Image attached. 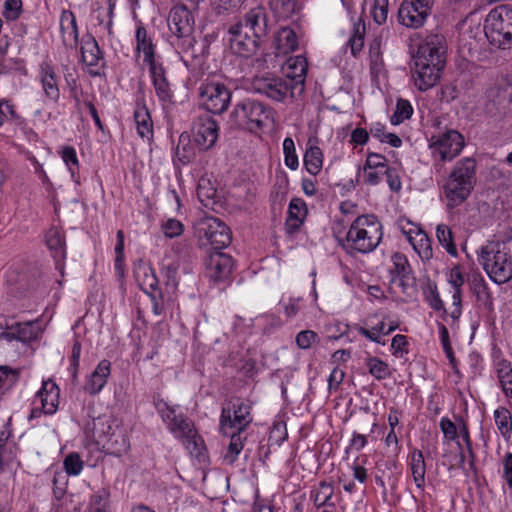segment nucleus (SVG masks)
I'll return each instance as SVG.
<instances>
[{
  "instance_id": "obj_1",
  "label": "nucleus",
  "mask_w": 512,
  "mask_h": 512,
  "mask_svg": "<svg viewBox=\"0 0 512 512\" xmlns=\"http://www.w3.org/2000/svg\"><path fill=\"white\" fill-rule=\"evenodd\" d=\"M443 42V36L431 35L418 47L412 72L415 86L420 91L434 87L441 77L445 66Z\"/></svg>"
},
{
  "instance_id": "obj_2",
  "label": "nucleus",
  "mask_w": 512,
  "mask_h": 512,
  "mask_svg": "<svg viewBox=\"0 0 512 512\" xmlns=\"http://www.w3.org/2000/svg\"><path fill=\"white\" fill-rule=\"evenodd\" d=\"M168 27L174 36L172 44L179 53H182V60L186 66L198 59L203 49H196L194 37L195 18L193 11L185 4L175 5L169 13Z\"/></svg>"
},
{
  "instance_id": "obj_3",
  "label": "nucleus",
  "mask_w": 512,
  "mask_h": 512,
  "mask_svg": "<svg viewBox=\"0 0 512 512\" xmlns=\"http://www.w3.org/2000/svg\"><path fill=\"white\" fill-rule=\"evenodd\" d=\"M476 160L466 157L456 162L443 187L449 208L462 204L476 185Z\"/></svg>"
},
{
  "instance_id": "obj_4",
  "label": "nucleus",
  "mask_w": 512,
  "mask_h": 512,
  "mask_svg": "<svg viewBox=\"0 0 512 512\" xmlns=\"http://www.w3.org/2000/svg\"><path fill=\"white\" fill-rule=\"evenodd\" d=\"M478 261L488 277L501 285L512 280V255L499 241H490L481 247Z\"/></svg>"
},
{
  "instance_id": "obj_5",
  "label": "nucleus",
  "mask_w": 512,
  "mask_h": 512,
  "mask_svg": "<svg viewBox=\"0 0 512 512\" xmlns=\"http://www.w3.org/2000/svg\"><path fill=\"white\" fill-rule=\"evenodd\" d=\"M484 33L489 43L499 49L512 47V7L492 9L484 20Z\"/></svg>"
},
{
  "instance_id": "obj_6",
  "label": "nucleus",
  "mask_w": 512,
  "mask_h": 512,
  "mask_svg": "<svg viewBox=\"0 0 512 512\" xmlns=\"http://www.w3.org/2000/svg\"><path fill=\"white\" fill-rule=\"evenodd\" d=\"M230 117L237 127L255 131L272 118V111L259 101L244 99L235 105Z\"/></svg>"
},
{
  "instance_id": "obj_7",
  "label": "nucleus",
  "mask_w": 512,
  "mask_h": 512,
  "mask_svg": "<svg viewBox=\"0 0 512 512\" xmlns=\"http://www.w3.org/2000/svg\"><path fill=\"white\" fill-rule=\"evenodd\" d=\"M252 422V403L249 400L237 398L222 407L219 423L223 435H229L230 431L242 434Z\"/></svg>"
},
{
  "instance_id": "obj_8",
  "label": "nucleus",
  "mask_w": 512,
  "mask_h": 512,
  "mask_svg": "<svg viewBox=\"0 0 512 512\" xmlns=\"http://www.w3.org/2000/svg\"><path fill=\"white\" fill-rule=\"evenodd\" d=\"M198 95L201 106L206 111L222 114L230 105L232 92L224 82L207 78L200 83Z\"/></svg>"
},
{
  "instance_id": "obj_9",
  "label": "nucleus",
  "mask_w": 512,
  "mask_h": 512,
  "mask_svg": "<svg viewBox=\"0 0 512 512\" xmlns=\"http://www.w3.org/2000/svg\"><path fill=\"white\" fill-rule=\"evenodd\" d=\"M153 405L167 429L176 438H191L195 434L193 421L183 413H176L178 406H170L160 394L153 396Z\"/></svg>"
},
{
  "instance_id": "obj_10",
  "label": "nucleus",
  "mask_w": 512,
  "mask_h": 512,
  "mask_svg": "<svg viewBox=\"0 0 512 512\" xmlns=\"http://www.w3.org/2000/svg\"><path fill=\"white\" fill-rule=\"evenodd\" d=\"M252 85L256 92L278 102L285 100L288 96L294 98L295 90L301 93L304 89L303 80L273 76L255 77Z\"/></svg>"
},
{
  "instance_id": "obj_11",
  "label": "nucleus",
  "mask_w": 512,
  "mask_h": 512,
  "mask_svg": "<svg viewBox=\"0 0 512 512\" xmlns=\"http://www.w3.org/2000/svg\"><path fill=\"white\" fill-rule=\"evenodd\" d=\"M464 137L457 130L448 129L445 132H439L430 138L429 147L434 157L441 161H451L460 154L464 147Z\"/></svg>"
},
{
  "instance_id": "obj_12",
  "label": "nucleus",
  "mask_w": 512,
  "mask_h": 512,
  "mask_svg": "<svg viewBox=\"0 0 512 512\" xmlns=\"http://www.w3.org/2000/svg\"><path fill=\"white\" fill-rule=\"evenodd\" d=\"M433 6L434 0H403L398 9V21L407 28L418 29L427 21Z\"/></svg>"
},
{
  "instance_id": "obj_13",
  "label": "nucleus",
  "mask_w": 512,
  "mask_h": 512,
  "mask_svg": "<svg viewBox=\"0 0 512 512\" xmlns=\"http://www.w3.org/2000/svg\"><path fill=\"white\" fill-rule=\"evenodd\" d=\"M229 44L233 53L241 57H249L261 47L264 39H257L255 33L244 28L242 21L232 24L229 29Z\"/></svg>"
},
{
  "instance_id": "obj_14",
  "label": "nucleus",
  "mask_w": 512,
  "mask_h": 512,
  "mask_svg": "<svg viewBox=\"0 0 512 512\" xmlns=\"http://www.w3.org/2000/svg\"><path fill=\"white\" fill-rule=\"evenodd\" d=\"M334 235L339 245L349 253H367L377 246V243L368 236L367 231L359 226H349L347 231L334 230Z\"/></svg>"
},
{
  "instance_id": "obj_15",
  "label": "nucleus",
  "mask_w": 512,
  "mask_h": 512,
  "mask_svg": "<svg viewBox=\"0 0 512 512\" xmlns=\"http://www.w3.org/2000/svg\"><path fill=\"white\" fill-rule=\"evenodd\" d=\"M193 142L200 151L212 148L219 136V126L209 114L198 116L192 126Z\"/></svg>"
},
{
  "instance_id": "obj_16",
  "label": "nucleus",
  "mask_w": 512,
  "mask_h": 512,
  "mask_svg": "<svg viewBox=\"0 0 512 512\" xmlns=\"http://www.w3.org/2000/svg\"><path fill=\"white\" fill-rule=\"evenodd\" d=\"M233 259L224 252L211 251L205 259V274L211 281L218 283L226 280L232 272Z\"/></svg>"
},
{
  "instance_id": "obj_17",
  "label": "nucleus",
  "mask_w": 512,
  "mask_h": 512,
  "mask_svg": "<svg viewBox=\"0 0 512 512\" xmlns=\"http://www.w3.org/2000/svg\"><path fill=\"white\" fill-rule=\"evenodd\" d=\"M392 266L389 268L391 282H399L402 293L409 294V289L413 288L415 277L413 269L405 254L395 252L391 256Z\"/></svg>"
},
{
  "instance_id": "obj_18",
  "label": "nucleus",
  "mask_w": 512,
  "mask_h": 512,
  "mask_svg": "<svg viewBox=\"0 0 512 512\" xmlns=\"http://www.w3.org/2000/svg\"><path fill=\"white\" fill-rule=\"evenodd\" d=\"M38 80L45 97L53 103H56L60 97V77L56 71L54 62L48 57L39 64Z\"/></svg>"
},
{
  "instance_id": "obj_19",
  "label": "nucleus",
  "mask_w": 512,
  "mask_h": 512,
  "mask_svg": "<svg viewBox=\"0 0 512 512\" xmlns=\"http://www.w3.org/2000/svg\"><path fill=\"white\" fill-rule=\"evenodd\" d=\"M45 244L55 261V268L63 273L66 259V239L61 226H51L47 230Z\"/></svg>"
},
{
  "instance_id": "obj_20",
  "label": "nucleus",
  "mask_w": 512,
  "mask_h": 512,
  "mask_svg": "<svg viewBox=\"0 0 512 512\" xmlns=\"http://www.w3.org/2000/svg\"><path fill=\"white\" fill-rule=\"evenodd\" d=\"M401 231L422 260L427 261L433 257L432 241L428 233L422 229V226H413L409 230H405L401 226Z\"/></svg>"
},
{
  "instance_id": "obj_21",
  "label": "nucleus",
  "mask_w": 512,
  "mask_h": 512,
  "mask_svg": "<svg viewBox=\"0 0 512 512\" xmlns=\"http://www.w3.org/2000/svg\"><path fill=\"white\" fill-rule=\"evenodd\" d=\"M17 454L18 447L11 439L10 431L5 427L0 431V473L11 472L20 465Z\"/></svg>"
},
{
  "instance_id": "obj_22",
  "label": "nucleus",
  "mask_w": 512,
  "mask_h": 512,
  "mask_svg": "<svg viewBox=\"0 0 512 512\" xmlns=\"http://www.w3.org/2000/svg\"><path fill=\"white\" fill-rule=\"evenodd\" d=\"M39 400L40 408H34V418L43 414H53L59 403V388L53 381L43 382L42 389L34 395V403Z\"/></svg>"
},
{
  "instance_id": "obj_23",
  "label": "nucleus",
  "mask_w": 512,
  "mask_h": 512,
  "mask_svg": "<svg viewBox=\"0 0 512 512\" xmlns=\"http://www.w3.org/2000/svg\"><path fill=\"white\" fill-rule=\"evenodd\" d=\"M244 28L255 33L257 39H266L268 35V15L262 6L251 8L241 20Z\"/></svg>"
},
{
  "instance_id": "obj_24",
  "label": "nucleus",
  "mask_w": 512,
  "mask_h": 512,
  "mask_svg": "<svg viewBox=\"0 0 512 512\" xmlns=\"http://www.w3.org/2000/svg\"><path fill=\"white\" fill-rule=\"evenodd\" d=\"M149 73L158 99L161 102H171L173 99V91L163 64L159 62L149 66Z\"/></svg>"
},
{
  "instance_id": "obj_25",
  "label": "nucleus",
  "mask_w": 512,
  "mask_h": 512,
  "mask_svg": "<svg viewBox=\"0 0 512 512\" xmlns=\"http://www.w3.org/2000/svg\"><path fill=\"white\" fill-rule=\"evenodd\" d=\"M62 42L67 48H76L79 42V32L76 17L73 12L64 10L60 18Z\"/></svg>"
},
{
  "instance_id": "obj_26",
  "label": "nucleus",
  "mask_w": 512,
  "mask_h": 512,
  "mask_svg": "<svg viewBox=\"0 0 512 512\" xmlns=\"http://www.w3.org/2000/svg\"><path fill=\"white\" fill-rule=\"evenodd\" d=\"M111 373V362L103 359L98 363L95 370L90 374L84 389L90 395L98 394L106 385Z\"/></svg>"
},
{
  "instance_id": "obj_27",
  "label": "nucleus",
  "mask_w": 512,
  "mask_h": 512,
  "mask_svg": "<svg viewBox=\"0 0 512 512\" xmlns=\"http://www.w3.org/2000/svg\"><path fill=\"white\" fill-rule=\"evenodd\" d=\"M17 341L29 345L32 341V321L15 322L0 332V340Z\"/></svg>"
},
{
  "instance_id": "obj_28",
  "label": "nucleus",
  "mask_w": 512,
  "mask_h": 512,
  "mask_svg": "<svg viewBox=\"0 0 512 512\" xmlns=\"http://www.w3.org/2000/svg\"><path fill=\"white\" fill-rule=\"evenodd\" d=\"M136 52L143 53V62L149 66L156 63V48L152 38L148 35L146 28L143 25H139L136 29Z\"/></svg>"
},
{
  "instance_id": "obj_29",
  "label": "nucleus",
  "mask_w": 512,
  "mask_h": 512,
  "mask_svg": "<svg viewBox=\"0 0 512 512\" xmlns=\"http://www.w3.org/2000/svg\"><path fill=\"white\" fill-rule=\"evenodd\" d=\"M80 51L82 61L87 66L96 67L99 66L100 62L104 65L103 52L101 51L98 42L91 34H87L82 38Z\"/></svg>"
},
{
  "instance_id": "obj_30",
  "label": "nucleus",
  "mask_w": 512,
  "mask_h": 512,
  "mask_svg": "<svg viewBox=\"0 0 512 512\" xmlns=\"http://www.w3.org/2000/svg\"><path fill=\"white\" fill-rule=\"evenodd\" d=\"M334 496V486L331 482L320 481L318 485L311 488L309 498L317 509L321 507H335L332 502Z\"/></svg>"
},
{
  "instance_id": "obj_31",
  "label": "nucleus",
  "mask_w": 512,
  "mask_h": 512,
  "mask_svg": "<svg viewBox=\"0 0 512 512\" xmlns=\"http://www.w3.org/2000/svg\"><path fill=\"white\" fill-rule=\"evenodd\" d=\"M101 445L106 453L117 457L125 454L130 448L129 438L122 430H113Z\"/></svg>"
},
{
  "instance_id": "obj_32",
  "label": "nucleus",
  "mask_w": 512,
  "mask_h": 512,
  "mask_svg": "<svg viewBox=\"0 0 512 512\" xmlns=\"http://www.w3.org/2000/svg\"><path fill=\"white\" fill-rule=\"evenodd\" d=\"M205 237L211 245L212 251H220L228 247L232 242L230 226H208Z\"/></svg>"
},
{
  "instance_id": "obj_33",
  "label": "nucleus",
  "mask_w": 512,
  "mask_h": 512,
  "mask_svg": "<svg viewBox=\"0 0 512 512\" xmlns=\"http://www.w3.org/2000/svg\"><path fill=\"white\" fill-rule=\"evenodd\" d=\"M409 466L413 481L420 491L425 488L426 462L423 452L419 449H413L409 454Z\"/></svg>"
},
{
  "instance_id": "obj_34",
  "label": "nucleus",
  "mask_w": 512,
  "mask_h": 512,
  "mask_svg": "<svg viewBox=\"0 0 512 512\" xmlns=\"http://www.w3.org/2000/svg\"><path fill=\"white\" fill-rule=\"evenodd\" d=\"M340 210L344 215L343 218L337 221V224H376L378 219L373 214L360 215L357 212V206L349 201L342 202Z\"/></svg>"
},
{
  "instance_id": "obj_35",
  "label": "nucleus",
  "mask_w": 512,
  "mask_h": 512,
  "mask_svg": "<svg viewBox=\"0 0 512 512\" xmlns=\"http://www.w3.org/2000/svg\"><path fill=\"white\" fill-rule=\"evenodd\" d=\"M382 36L374 37L369 43L368 60L369 68L372 76L377 77L385 68L382 53Z\"/></svg>"
},
{
  "instance_id": "obj_36",
  "label": "nucleus",
  "mask_w": 512,
  "mask_h": 512,
  "mask_svg": "<svg viewBox=\"0 0 512 512\" xmlns=\"http://www.w3.org/2000/svg\"><path fill=\"white\" fill-rule=\"evenodd\" d=\"M134 120L137 133L141 138L150 140L153 138V122L150 112L144 104H137L134 110Z\"/></svg>"
},
{
  "instance_id": "obj_37",
  "label": "nucleus",
  "mask_w": 512,
  "mask_h": 512,
  "mask_svg": "<svg viewBox=\"0 0 512 512\" xmlns=\"http://www.w3.org/2000/svg\"><path fill=\"white\" fill-rule=\"evenodd\" d=\"M230 442L221 454L224 465L233 466L244 448L245 437L239 432H229Z\"/></svg>"
},
{
  "instance_id": "obj_38",
  "label": "nucleus",
  "mask_w": 512,
  "mask_h": 512,
  "mask_svg": "<svg viewBox=\"0 0 512 512\" xmlns=\"http://www.w3.org/2000/svg\"><path fill=\"white\" fill-rule=\"evenodd\" d=\"M298 37L290 27L282 28L276 37V55H287L298 48Z\"/></svg>"
},
{
  "instance_id": "obj_39",
  "label": "nucleus",
  "mask_w": 512,
  "mask_h": 512,
  "mask_svg": "<svg viewBox=\"0 0 512 512\" xmlns=\"http://www.w3.org/2000/svg\"><path fill=\"white\" fill-rule=\"evenodd\" d=\"M500 387L512 405V365L507 360H499L495 364Z\"/></svg>"
},
{
  "instance_id": "obj_40",
  "label": "nucleus",
  "mask_w": 512,
  "mask_h": 512,
  "mask_svg": "<svg viewBox=\"0 0 512 512\" xmlns=\"http://www.w3.org/2000/svg\"><path fill=\"white\" fill-rule=\"evenodd\" d=\"M471 290L476 299L488 310H493V297L487 282L480 274L473 276Z\"/></svg>"
},
{
  "instance_id": "obj_41",
  "label": "nucleus",
  "mask_w": 512,
  "mask_h": 512,
  "mask_svg": "<svg viewBox=\"0 0 512 512\" xmlns=\"http://www.w3.org/2000/svg\"><path fill=\"white\" fill-rule=\"evenodd\" d=\"M82 352V343L78 334L74 335L71 346V354L69 356V366L67 368L70 380L73 385L79 382L80 357Z\"/></svg>"
},
{
  "instance_id": "obj_42",
  "label": "nucleus",
  "mask_w": 512,
  "mask_h": 512,
  "mask_svg": "<svg viewBox=\"0 0 512 512\" xmlns=\"http://www.w3.org/2000/svg\"><path fill=\"white\" fill-rule=\"evenodd\" d=\"M86 429L98 444H101L113 431L106 416L93 418L91 422L86 424Z\"/></svg>"
},
{
  "instance_id": "obj_43",
  "label": "nucleus",
  "mask_w": 512,
  "mask_h": 512,
  "mask_svg": "<svg viewBox=\"0 0 512 512\" xmlns=\"http://www.w3.org/2000/svg\"><path fill=\"white\" fill-rule=\"evenodd\" d=\"M136 278L140 288L146 293H154L158 291V279L152 267H139L136 271Z\"/></svg>"
},
{
  "instance_id": "obj_44",
  "label": "nucleus",
  "mask_w": 512,
  "mask_h": 512,
  "mask_svg": "<svg viewBox=\"0 0 512 512\" xmlns=\"http://www.w3.org/2000/svg\"><path fill=\"white\" fill-rule=\"evenodd\" d=\"M490 96L494 98V102L498 107L506 109L512 104V84L507 80L499 82L497 86L491 90Z\"/></svg>"
},
{
  "instance_id": "obj_45",
  "label": "nucleus",
  "mask_w": 512,
  "mask_h": 512,
  "mask_svg": "<svg viewBox=\"0 0 512 512\" xmlns=\"http://www.w3.org/2000/svg\"><path fill=\"white\" fill-rule=\"evenodd\" d=\"M110 490L102 487L95 491L88 503L87 512H109Z\"/></svg>"
},
{
  "instance_id": "obj_46",
  "label": "nucleus",
  "mask_w": 512,
  "mask_h": 512,
  "mask_svg": "<svg viewBox=\"0 0 512 512\" xmlns=\"http://www.w3.org/2000/svg\"><path fill=\"white\" fill-rule=\"evenodd\" d=\"M323 153L317 146H311L304 154V165L311 175H317L322 168Z\"/></svg>"
},
{
  "instance_id": "obj_47",
  "label": "nucleus",
  "mask_w": 512,
  "mask_h": 512,
  "mask_svg": "<svg viewBox=\"0 0 512 512\" xmlns=\"http://www.w3.org/2000/svg\"><path fill=\"white\" fill-rule=\"evenodd\" d=\"M365 23L361 19L353 26V32L349 37L347 46L350 47L351 54L354 57H358L364 46L365 37Z\"/></svg>"
},
{
  "instance_id": "obj_48",
  "label": "nucleus",
  "mask_w": 512,
  "mask_h": 512,
  "mask_svg": "<svg viewBox=\"0 0 512 512\" xmlns=\"http://www.w3.org/2000/svg\"><path fill=\"white\" fill-rule=\"evenodd\" d=\"M197 196L203 206L213 208V205L217 203V190L214 188L210 180L201 178L197 186Z\"/></svg>"
},
{
  "instance_id": "obj_49",
  "label": "nucleus",
  "mask_w": 512,
  "mask_h": 512,
  "mask_svg": "<svg viewBox=\"0 0 512 512\" xmlns=\"http://www.w3.org/2000/svg\"><path fill=\"white\" fill-rule=\"evenodd\" d=\"M425 301L429 304V306L435 311H441V318L443 320L447 319L448 313L446 308L444 307V303L440 298V294L437 289V285L434 282H429L427 289L424 291Z\"/></svg>"
},
{
  "instance_id": "obj_50",
  "label": "nucleus",
  "mask_w": 512,
  "mask_h": 512,
  "mask_svg": "<svg viewBox=\"0 0 512 512\" xmlns=\"http://www.w3.org/2000/svg\"><path fill=\"white\" fill-rule=\"evenodd\" d=\"M494 421L497 429L504 437H510L512 432V415L506 407H498L494 411Z\"/></svg>"
},
{
  "instance_id": "obj_51",
  "label": "nucleus",
  "mask_w": 512,
  "mask_h": 512,
  "mask_svg": "<svg viewBox=\"0 0 512 512\" xmlns=\"http://www.w3.org/2000/svg\"><path fill=\"white\" fill-rule=\"evenodd\" d=\"M365 365L369 373L377 380H384L390 376L389 365L378 357H367Z\"/></svg>"
},
{
  "instance_id": "obj_52",
  "label": "nucleus",
  "mask_w": 512,
  "mask_h": 512,
  "mask_svg": "<svg viewBox=\"0 0 512 512\" xmlns=\"http://www.w3.org/2000/svg\"><path fill=\"white\" fill-rule=\"evenodd\" d=\"M436 236L440 245L451 256H457V248L454 242L453 231L450 226H437Z\"/></svg>"
},
{
  "instance_id": "obj_53",
  "label": "nucleus",
  "mask_w": 512,
  "mask_h": 512,
  "mask_svg": "<svg viewBox=\"0 0 512 512\" xmlns=\"http://www.w3.org/2000/svg\"><path fill=\"white\" fill-rule=\"evenodd\" d=\"M193 148L190 146V137L186 134H181L178 144L175 149V157L183 164L191 162L194 158Z\"/></svg>"
},
{
  "instance_id": "obj_54",
  "label": "nucleus",
  "mask_w": 512,
  "mask_h": 512,
  "mask_svg": "<svg viewBox=\"0 0 512 512\" xmlns=\"http://www.w3.org/2000/svg\"><path fill=\"white\" fill-rule=\"evenodd\" d=\"M270 7L273 12L282 19L291 17L297 9L296 0H270Z\"/></svg>"
},
{
  "instance_id": "obj_55",
  "label": "nucleus",
  "mask_w": 512,
  "mask_h": 512,
  "mask_svg": "<svg viewBox=\"0 0 512 512\" xmlns=\"http://www.w3.org/2000/svg\"><path fill=\"white\" fill-rule=\"evenodd\" d=\"M413 108L408 100L398 99L396 108L390 121L393 125H399L412 116Z\"/></svg>"
},
{
  "instance_id": "obj_56",
  "label": "nucleus",
  "mask_w": 512,
  "mask_h": 512,
  "mask_svg": "<svg viewBox=\"0 0 512 512\" xmlns=\"http://www.w3.org/2000/svg\"><path fill=\"white\" fill-rule=\"evenodd\" d=\"M54 315V309L50 307L49 305H46L44 307V310L41 314V316L34 319V342L39 339V337L42 335V333L45 331L46 327L48 326L49 322L53 318Z\"/></svg>"
},
{
  "instance_id": "obj_57",
  "label": "nucleus",
  "mask_w": 512,
  "mask_h": 512,
  "mask_svg": "<svg viewBox=\"0 0 512 512\" xmlns=\"http://www.w3.org/2000/svg\"><path fill=\"white\" fill-rule=\"evenodd\" d=\"M283 152L285 156V165L292 170H296L299 166V160L295 151V144L292 138L287 137L284 139Z\"/></svg>"
},
{
  "instance_id": "obj_58",
  "label": "nucleus",
  "mask_w": 512,
  "mask_h": 512,
  "mask_svg": "<svg viewBox=\"0 0 512 512\" xmlns=\"http://www.w3.org/2000/svg\"><path fill=\"white\" fill-rule=\"evenodd\" d=\"M63 465L68 475L77 476L81 473L84 463L78 453L72 452L64 458Z\"/></svg>"
},
{
  "instance_id": "obj_59",
  "label": "nucleus",
  "mask_w": 512,
  "mask_h": 512,
  "mask_svg": "<svg viewBox=\"0 0 512 512\" xmlns=\"http://www.w3.org/2000/svg\"><path fill=\"white\" fill-rule=\"evenodd\" d=\"M386 327L385 324V318L380 321L378 324L371 327V329L365 328V327H358L357 331L360 335L364 336L365 338L369 339L372 342H375L377 344H384V342L381 341V334L384 335V329Z\"/></svg>"
},
{
  "instance_id": "obj_60",
  "label": "nucleus",
  "mask_w": 512,
  "mask_h": 512,
  "mask_svg": "<svg viewBox=\"0 0 512 512\" xmlns=\"http://www.w3.org/2000/svg\"><path fill=\"white\" fill-rule=\"evenodd\" d=\"M388 0H373L371 14L373 20L378 25L385 24L388 18Z\"/></svg>"
},
{
  "instance_id": "obj_61",
  "label": "nucleus",
  "mask_w": 512,
  "mask_h": 512,
  "mask_svg": "<svg viewBox=\"0 0 512 512\" xmlns=\"http://www.w3.org/2000/svg\"><path fill=\"white\" fill-rule=\"evenodd\" d=\"M181 440L192 456H195L196 458H200L202 456L204 441L201 436L198 435L196 429L195 434H193L191 438H182Z\"/></svg>"
},
{
  "instance_id": "obj_62",
  "label": "nucleus",
  "mask_w": 512,
  "mask_h": 512,
  "mask_svg": "<svg viewBox=\"0 0 512 512\" xmlns=\"http://www.w3.org/2000/svg\"><path fill=\"white\" fill-rule=\"evenodd\" d=\"M22 11V0H5L2 15L6 21H15Z\"/></svg>"
},
{
  "instance_id": "obj_63",
  "label": "nucleus",
  "mask_w": 512,
  "mask_h": 512,
  "mask_svg": "<svg viewBox=\"0 0 512 512\" xmlns=\"http://www.w3.org/2000/svg\"><path fill=\"white\" fill-rule=\"evenodd\" d=\"M290 219L303 223L307 214V207L303 200L299 198L292 199L288 208Z\"/></svg>"
},
{
  "instance_id": "obj_64",
  "label": "nucleus",
  "mask_w": 512,
  "mask_h": 512,
  "mask_svg": "<svg viewBox=\"0 0 512 512\" xmlns=\"http://www.w3.org/2000/svg\"><path fill=\"white\" fill-rule=\"evenodd\" d=\"M319 340L318 334L312 330H303L296 335V344L300 349H309Z\"/></svg>"
}]
</instances>
